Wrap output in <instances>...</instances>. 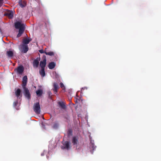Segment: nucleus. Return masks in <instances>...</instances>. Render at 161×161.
<instances>
[{
	"label": "nucleus",
	"instance_id": "f257e3e1",
	"mask_svg": "<svg viewBox=\"0 0 161 161\" xmlns=\"http://www.w3.org/2000/svg\"><path fill=\"white\" fill-rule=\"evenodd\" d=\"M15 27L16 29H19V33L17 36V37H20L24 33L25 29V25L24 24H22L19 22H17L15 23Z\"/></svg>",
	"mask_w": 161,
	"mask_h": 161
},
{
	"label": "nucleus",
	"instance_id": "f03ea898",
	"mask_svg": "<svg viewBox=\"0 0 161 161\" xmlns=\"http://www.w3.org/2000/svg\"><path fill=\"white\" fill-rule=\"evenodd\" d=\"M33 109L35 112L37 114L41 113V108L39 102L35 103L33 106Z\"/></svg>",
	"mask_w": 161,
	"mask_h": 161
},
{
	"label": "nucleus",
	"instance_id": "7ed1b4c3",
	"mask_svg": "<svg viewBox=\"0 0 161 161\" xmlns=\"http://www.w3.org/2000/svg\"><path fill=\"white\" fill-rule=\"evenodd\" d=\"M19 49L21 52L24 53H26L29 50L28 45L26 44L20 45L19 46Z\"/></svg>",
	"mask_w": 161,
	"mask_h": 161
},
{
	"label": "nucleus",
	"instance_id": "20e7f679",
	"mask_svg": "<svg viewBox=\"0 0 161 161\" xmlns=\"http://www.w3.org/2000/svg\"><path fill=\"white\" fill-rule=\"evenodd\" d=\"M4 15L9 19H12L14 17V12L12 10H7L4 13Z\"/></svg>",
	"mask_w": 161,
	"mask_h": 161
},
{
	"label": "nucleus",
	"instance_id": "39448f33",
	"mask_svg": "<svg viewBox=\"0 0 161 161\" xmlns=\"http://www.w3.org/2000/svg\"><path fill=\"white\" fill-rule=\"evenodd\" d=\"M42 60L40 61V66L41 68H45L46 65V57L45 55H43L42 57Z\"/></svg>",
	"mask_w": 161,
	"mask_h": 161
},
{
	"label": "nucleus",
	"instance_id": "423d86ee",
	"mask_svg": "<svg viewBox=\"0 0 161 161\" xmlns=\"http://www.w3.org/2000/svg\"><path fill=\"white\" fill-rule=\"evenodd\" d=\"M24 92V95L25 97L28 99H30L31 98V94L29 89L26 87L23 88Z\"/></svg>",
	"mask_w": 161,
	"mask_h": 161
},
{
	"label": "nucleus",
	"instance_id": "0eeeda50",
	"mask_svg": "<svg viewBox=\"0 0 161 161\" xmlns=\"http://www.w3.org/2000/svg\"><path fill=\"white\" fill-rule=\"evenodd\" d=\"M27 82V77L26 75L24 76L22 79V88L26 87Z\"/></svg>",
	"mask_w": 161,
	"mask_h": 161
},
{
	"label": "nucleus",
	"instance_id": "6e6552de",
	"mask_svg": "<svg viewBox=\"0 0 161 161\" xmlns=\"http://www.w3.org/2000/svg\"><path fill=\"white\" fill-rule=\"evenodd\" d=\"M78 137L77 136H74L72 137V142L73 145H76L78 143Z\"/></svg>",
	"mask_w": 161,
	"mask_h": 161
},
{
	"label": "nucleus",
	"instance_id": "1a4fd4ad",
	"mask_svg": "<svg viewBox=\"0 0 161 161\" xmlns=\"http://www.w3.org/2000/svg\"><path fill=\"white\" fill-rule=\"evenodd\" d=\"M58 88L59 86L57 83L56 82L54 83L53 84V88L52 90L55 94H57Z\"/></svg>",
	"mask_w": 161,
	"mask_h": 161
},
{
	"label": "nucleus",
	"instance_id": "9d476101",
	"mask_svg": "<svg viewBox=\"0 0 161 161\" xmlns=\"http://www.w3.org/2000/svg\"><path fill=\"white\" fill-rule=\"evenodd\" d=\"M16 70L18 74H22L24 72V69L23 67L21 66L18 67Z\"/></svg>",
	"mask_w": 161,
	"mask_h": 161
},
{
	"label": "nucleus",
	"instance_id": "9b49d317",
	"mask_svg": "<svg viewBox=\"0 0 161 161\" xmlns=\"http://www.w3.org/2000/svg\"><path fill=\"white\" fill-rule=\"evenodd\" d=\"M39 60L40 59L37 58L34 60L33 62V66L34 67L36 68L38 67L39 65Z\"/></svg>",
	"mask_w": 161,
	"mask_h": 161
},
{
	"label": "nucleus",
	"instance_id": "f8f14e48",
	"mask_svg": "<svg viewBox=\"0 0 161 161\" xmlns=\"http://www.w3.org/2000/svg\"><path fill=\"white\" fill-rule=\"evenodd\" d=\"M14 54L13 51L9 50L6 52V55L8 58H12L14 56Z\"/></svg>",
	"mask_w": 161,
	"mask_h": 161
},
{
	"label": "nucleus",
	"instance_id": "ddd939ff",
	"mask_svg": "<svg viewBox=\"0 0 161 161\" xmlns=\"http://www.w3.org/2000/svg\"><path fill=\"white\" fill-rule=\"evenodd\" d=\"M55 63L53 62H52L49 64L48 67L50 69H53L55 68Z\"/></svg>",
	"mask_w": 161,
	"mask_h": 161
},
{
	"label": "nucleus",
	"instance_id": "4468645a",
	"mask_svg": "<svg viewBox=\"0 0 161 161\" xmlns=\"http://www.w3.org/2000/svg\"><path fill=\"white\" fill-rule=\"evenodd\" d=\"M31 40V39L25 38L23 40L22 44H26L27 45Z\"/></svg>",
	"mask_w": 161,
	"mask_h": 161
},
{
	"label": "nucleus",
	"instance_id": "2eb2a0df",
	"mask_svg": "<svg viewBox=\"0 0 161 161\" xmlns=\"http://www.w3.org/2000/svg\"><path fill=\"white\" fill-rule=\"evenodd\" d=\"M69 144L70 143L68 141H65L64 144V148L65 149L68 150L69 148Z\"/></svg>",
	"mask_w": 161,
	"mask_h": 161
},
{
	"label": "nucleus",
	"instance_id": "dca6fc26",
	"mask_svg": "<svg viewBox=\"0 0 161 161\" xmlns=\"http://www.w3.org/2000/svg\"><path fill=\"white\" fill-rule=\"evenodd\" d=\"M39 73L42 77L45 76L46 75L45 68H41V69L39 70Z\"/></svg>",
	"mask_w": 161,
	"mask_h": 161
},
{
	"label": "nucleus",
	"instance_id": "f3484780",
	"mask_svg": "<svg viewBox=\"0 0 161 161\" xmlns=\"http://www.w3.org/2000/svg\"><path fill=\"white\" fill-rule=\"evenodd\" d=\"M21 93V91L20 89L19 88L15 92V95L18 98L20 96Z\"/></svg>",
	"mask_w": 161,
	"mask_h": 161
},
{
	"label": "nucleus",
	"instance_id": "a211bd4d",
	"mask_svg": "<svg viewBox=\"0 0 161 161\" xmlns=\"http://www.w3.org/2000/svg\"><path fill=\"white\" fill-rule=\"evenodd\" d=\"M58 104L62 108L65 109L66 108V105L63 102H59L58 103Z\"/></svg>",
	"mask_w": 161,
	"mask_h": 161
},
{
	"label": "nucleus",
	"instance_id": "6ab92c4d",
	"mask_svg": "<svg viewBox=\"0 0 161 161\" xmlns=\"http://www.w3.org/2000/svg\"><path fill=\"white\" fill-rule=\"evenodd\" d=\"M19 4L21 7H24L26 5V3L24 1H19Z\"/></svg>",
	"mask_w": 161,
	"mask_h": 161
},
{
	"label": "nucleus",
	"instance_id": "aec40b11",
	"mask_svg": "<svg viewBox=\"0 0 161 161\" xmlns=\"http://www.w3.org/2000/svg\"><path fill=\"white\" fill-rule=\"evenodd\" d=\"M36 92L37 96L40 97L42 95L43 93V91L42 90L39 89L36 91Z\"/></svg>",
	"mask_w": 161,
	"mask_h": 161
},
{
	"label": "nucleus",
	"instance_id": "412c9836",
	"mask_svg": "<svg viewBox=\"0 0 161 161\" xmlns=\"http://www.w3.org/2000/svg\"><path fill=\"white\" fill-rule=\"evenodd\" d=\"M46 48L45 49L44 52V53H45L46 55H48L49 56H53L54 55V53L53 52H47L46 50Z\"/></svg>",
	"mask_w": 161,
	"mask_h": 161
},
{
	"label": "nucleus",
	"instance_id": "4be33fe9",
	"mask_svg": "<svg viewBox=\"0 0 161 161\" xmlns=\"http://www.w3.org/2000/svg\"><path fill=\"white\" fill-rule=\"evenodd\" d=\"M96 146H95L94 144L93 143H91V144H90V148L91 149H92V151H93V150H95V149L96 148Z\"/></svg>",
	"mask_w": 161,
	"mask_h": 161
},
{
	"label": "nucleus",
	"instance_id": "5701e85b",
	"mask_svg": "<svg viewBox=\"0 0 161 161\" xmlns=\"http://www.w3.org/2000/svg\"><path fill=\"white\" fill-rule=\"evenodd\" d=\"M58 123L57 122L54 123L53 126V128L54 129H57L58 126Z\"/></svg>",
	"mask_w": 161,
	"mask_h": 161
},
{
	"label": "nucleus",
	"instance_id": "b1692460",
	"mask_svg": "<svg viewBox=\"0 0 161 161\" xmlns=\"http://www.w3.org/2000/svg\"><path fill=\"white\" fill-rule=\"evenodd\" d=\"M77 97H78L79 98H76V100L75 101V103H77L80 101H81V102H82V101L83 100L82 99H81V98L80 97H78V96Z\"/></svg>",
	"mask_w": 161,
	"mask_h": 161
},
{
	"label": "nucleus",
	"instance_id": "393cba45",
	"mask_svg": "<svg viewBox=\"0 0 161 161\" xmlns=\"http://www.w3.org/2000/svg\"><path fill=\"white\" fill-rule=\"evenodd\" d=\"M72 130L71 129H69L68 131V136H71L72 135Z\"/></svg>",
	"mask_w": 161,
	"mask_h": 161
},
{
	"label": "nucleus",
	"instance_id": "a878e982",
	"mask_svg": "<svg viewBox=\"0 0 161 161\" xmlns=\"http://www.w3.org/2000/svg\"><path fill=\"white\" fill-rule=\"evenodd\" d=\"M60 87L62 88L64 90H65V88L63 84V83L62 82H61L60 83Z\"/></svg>",
	"mask_w": 161,
	"mask_h": 161
},
{
	"label": "nucleus",
	"instance_id": "bb28decb",
	"mask_svg": "<svg viewBox=\"0 0 161 161\" xmlns=\"http://www.w3.org/2000/svg\"><path fill=\"white\" fill-rule=\"evenodd\" d=\"M18 104V101L17 100H16L14 101L13 103V106L15 108V107Z\"/></svg>",
	"mask_w": 161,
	"mask_h": 161
},
{
	"label": "nucleus",
	"instance_id": "cd10ccee",
	"mask_svg": "<svg viewBox=\"0 0 161 161\" xmlns=\"http://www.w3.org/2000/svg\"><path fill=\"white\" fill-rule=\"evenodd\" d=\"M39 52L41 53H44L45 52V51H44L43 50V49H41V50H39Z\"/></svg>",
	"mask_w": 161,
	"mask_h": 161
},
{
	"label": "nucleus",
	"instance_id": "c85d7f7f",
	"mask_svg": "<svg viewBox=\"0 0 161 161\" xmlns=\"http://www.w3.org/2000/svg\"><path fill=\"white\" fill-rule=\"evenodd\" d=\"M48 94L49 97H51L52 96V93L51 92H48Z\"/></svg>",
	"mask_w": 161,
	"mask_h": 161
},
{
	"label": "nucleus",
	"instance_id": "c756f323",
	"mask_svg": "<svg viewBox=\"0 0 161 161\" xmlns=\"http://www.w3.org/2000/svg\"><path fill=\"white\" fill-rule=\"evenodd\" d=\"M3 0H0V5L1 6L3 3Z\"/></svg>",
	"mask_w": 161,
	"mask_h": 161
},
{
	"label": "nucleus",
	"instance_id": "7c9ffc66",
	"mask_svg": "<svg viewBox=\"0 0 161 161\" xmlns=\"http://www.w3.org/2000/svg\"><path fill=\"white\" fill-rule=\"evenodd\" d=\"M87 89V88L86 87H84V88H82V89Z\"/></svg>",
	"mask_w": 161,
	"mask_h": 161
},
{
	"label": "nucleus",
	"instance_id": "2f4dec72",
	"mask_svg": "<svg viewBox=\"0 0 161 161\" xmlns=\"http://www.w3.org/2000/svg\"><path fill=\"white\" fill-rule=\"evenodd\" d=\"M91 153H93L92 151V152Z\"/></svg>",
	"mask_w": 161,
	"mask_h": 161
}]
</instances>
